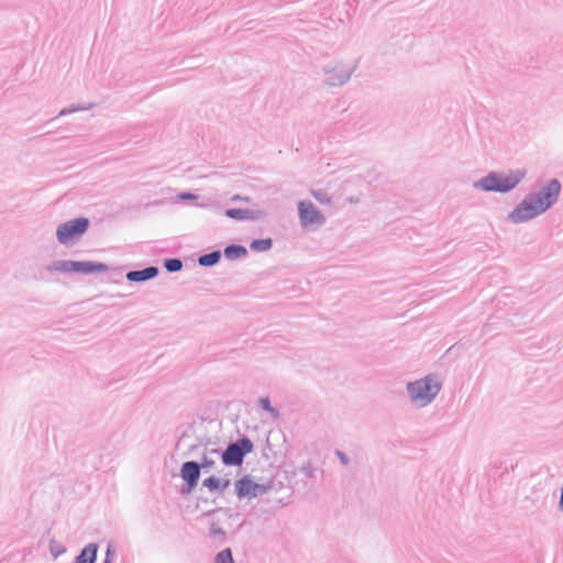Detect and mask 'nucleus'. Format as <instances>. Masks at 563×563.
<instances>
[{"mask_svg":"<svg viewBox=\"0 0 563 563\" xmlns=\"http://www.w3.org/2000/svg\"><path fill=\"white\" fill-rule=\"evenodd\" d=\"M158 273L159 271L156 266H148L139 271H130L126 273L125 277L131 283H143L155 278Z\"/></svg>","mask_w":563,"mask_h":563,"instance_id":"12","label":"nucleus"},{"mask_svg":"<svg viewBox=\"0 0 563 563\" xmlns=\"http://www.w3.org/2000/svg\"><path fill=\"white\" fill-rule=\"evenodd\" d=\"M441 388L442 384L435 375H427L406 385L411 404L418 408L429 406L435 399Z\"/></svg>","mask_w":563,"mask_h":563,"instance_id":"3","label":"nucleus"},{"mask_svg":"<svg viewBox=\"0 0 563 563\" xmlns=\"http://www.w3.org/2000/svg\"><path fill=\"white\" fill-rule=\"evenodd\" d=\"M49 550L54 558H58L66 551V549L63 545L58 544L55 540L49 541Z\"/></svg>","mask_w":563,"mask_h":563,"instance_id":"25","label":"nucleus"},{"mask_svg":"<svg viewBox=\"0 0 563 563\" xmlns=\"http://www.w3.org/2000/svg\"><path fill=\"white\" fill-rule=\"evenodd\" d=\"M98 544H87L80 553L76 556L74 563H95L97 559Z\"/></svg>","mask_w":563,"mask_h":563,"instance_id":"13","label":"nucleus"},{"mask_svg":"<svg viewBox=\"0 0 563 563\" xmlns=\"http://www.w3.org/2000/svg\"><path fill=\"white\" fill-rule=\"evenodd\" d=\"M209 533L214 539H219L220 541L225 540V531L219 526L218 522H211Z\"/></svg>","mask_w":563,"mask_h":563,"instance_id":"22","label":"nucleus"},{"mask_svg":"<svg viewBox=\"0 0 563 563\" xmlns=\"http://www.w3.org/2000/svg\"><path fill=\"white\" fill-rule=\"evenodd\" d=\"M235 493L239 499L256 498L268 493L272 488L269 484H258L251 479L250 476H243L234 484Z\"/></svg>","mask_w":563,"mask_h":563,"instance_id":"8","label":"nucleus"},{"mask_svg":"<svg viewBox=\"0 0 563 563\" xmlns=\"http://www.w3.org/2000/svg\"><path fill=\"white\" fill-rule=\"evenodd\" d=\"M253 442L249 438L242 437L229 443L227 449L220 453L222 463L227 466H240L245 455L253 451Z\"/></svg>","mask_w":563,"mask_h":563,"instance_id":"6","label":"nucleus"},{"mask_svg":"<svg viewBox=\"0 0 563 563\" xmlns=\"http://www.w3.org/2000/svg\"><path fill=\"white\" fill-rule=\"evenodd\" d=\"M335 455L339 457L340 462L343 465H347L350 463V459H349V456L344 452H342L340 450H336L335 451Z\"/></svg>","mask_w":563,"mask_h":563,"instance_id":"28","label":"nucleus"},{"mask_svg":"<svg viewBox=\"0 0 563 563\" xmlns=\"http://www.w3.org/2000/svg\"><path fill=\"white\" fill-rule=\"evenodd\" d=\"M89 219L79 217L60 223L56 229V239L63 245H73L89 228Z\"/></svg>","mask_w":563,"mask_h":563,"instance_id":"5","label":"nucleus"},{"mask_svg":"<svg viewBox=\"0 0 563 563\" xmlns=\"http://www.w3.org/2000/svg\"><path fill=\"white\" fill-rule=\"evenodd\" d=\"M559 509L561 511H563V486H562V489H561V497H560V501H559Z\"/></svg>","mask_w":563,"mask_h":563,"instance_id":"32","label":"nucleus"},{"mask_svg":"<svg viewBox=\"0 0 563 563\" xmlns=\"http://www.w3.org/2000/svg\"><path fill=\"white\" fill-rule=\"evenodd\" d=\"M258 405L263 410L272 413L274 417L278 416V411L271 405V400L268 397H261L258 400Z\"/></svg>","mask_w":563,"mask_h":563,"instance_id":"24","label":"nucleus"},{"mask_svg":"<svg viewBox=\"0 0 563 563\" xmlns=\"http://www.w3.org/2000/svg\"><path fill=\"white\" fill-rule=\"evenodd\" d=\"M299 471L307 478H313L314 477L316 468L312 466L311 462H306L300 467Z\"/></svg>","mask_w":563,"mask_h":563,"instance_id":"26","label":"nucleus"},{"mask_svg":"<svg viewBox=\"0 0 563 563\" xmlns=\"http://www.w3.org/2000/svg\"><path fill=\"white\" fill-rule=\"evenodd\" d=\"M198 196L192 192H181L178 195L179 200H196Z\"/></svg>","mask_w":563,"mask_h":563,"instance_id":"29","label":"nucleus"},{"mask_svg":"<svg viewBox=\"0 0 563 563\" xmlns=\"http://www.w3.org/2000/svg\"><path fill=\"white\" fill-rule=\"evenodd\" d=\"M311 196L321 205L330 206L332 203L331 197L324 189L311 190Z\"/></svg>","mask_w":563,"mask_h":563,"instance_id":"18","label":"nucleus"},{"mask_svg":"<svg viewBox=\"0 0 563 563\" xmlns=\"http://www.w3.org/2000/svg\"><path fill=\"white\" fill-rule=\"evenodd\" d=\"M203 487L208 488L210 492L220 489L221 479L216 476H210L202 482Z\"/></svg>","mask_w":563,"mask_h":563,"instance_id":"23","label":"nucleus"},{"mask_svg":"<svg viewBox=\"0 0 563 563\" xmlns=\"http://www.w3.org/2000/svg\"><path fill=\"white\" fill-rule=\"evenodd\" d=\"M561 190V183L556 178L547 180L538 191L525 196L508 213L507 221L518 224L538 218L558 202Z\"/></svg>","mask_w":563,"mask_h":563,"instance_id":"1","label":"nucleus"},{"mask_svg":"<svg viewBox=\"0 0 563 563\" xmlns=\"http://www.w3.org/2000/svg\"><path fill=\"white\" fill-rule=\"evenodd\" d=\"M114 556H115V547L113 545L112 542H109L107 545L106 558L103 560V563H111Z\"/></svg>","mask_w":563,"mask_h":563,"instance_id":"27","label":"nucleus"},{"mask_svg":"<svg viewBox=\"0 0 563 563\" xmlns=\"http://www.w3.org/2000/svg\"><path fill=\"white\" fill-rule=\"evenodd\" d=\"M92 108V104L89 103L87 106H71V107H67V108H64L59 111L58 115L57 117H65V115H68V114H71V113H75V112H78V111H86V110H89Z\"/></svg>","mask_w":563,"mask_h":563,"instance_id":"21","label":"nucleus"},{"mask_svg":"<svg viewBox=\"0 0 563 563\" xmlns=\"http://www.w3.org/2000/svg\"><path fill=\"white\" fill-rule=\"evenodd\" d=\"M164 268L168 273H177L183 268V262L179 258H167L164 261Z\"/></svg>","mask_w":563,"mask_h":563,"instance_id":"19","label":"nucleus"},{"mask_svg":"<svg viewBox=\"0 0 563 563\" xmlns=\"http://www.w3.org/2000/svg\"><path fill=\"white\" fill-rule=\"evenodd\" d=\"M214 563H234L231 549L227 548V549L220 551L216 555Z\"/></svg>","mask_w":563,"mask_h":563,"instance_id":"20","label":"nucleus"},{"mask_svg":"<svg viewBox=\"0 0 563 563\" xmlns=\"http://www.w3.org/2000/svg\"><path fill=\"white\" fill-rule=\"evenodd\" d=\"M229 486H230V479H222L220 490H224Z\"/></svg>","mask_w":563,"mask_h":563,"instance_id":"31","label":"nucleus"},{"mask_svg":"<svg viewBox=\"0 0 563 563\" xmlns=\"http://www.w3.org/2000/svg\"><path fill=\"white\" fill-rule=\"evenodd\" d=\"M273 245L272 239H258L251 242V250L255 252L268 251Z\"/></svg>","mask_w":563,"mask_h":563,"instance_id":"17","label":"nucleus"},{"mask_svg":"<svg viewBox=\"0 0 563 563\" xmlns=\"http://www.w3.org/2000/svg\"><path fill=\"white\" fill-rule=\"evenodd\" d=\"M220 455V451L218 449H211L203 453L201 457V470H211L216 464V457Z\"/></svg>","mask_w":563,"mask_h":563,"instance_id":"15","label":"nucleus"},{"mask_svg":"<svg viewBox=\"0 0 563 563\" xmlns=\"http://www.w3.org/2000/svg\"><path fill=\"white\" fill-rule=\"evenodd\" d=\"M221 258L220 251H212L210 253L200 255L198 257V264L203 267H211L216 265Z\"/></svg>","mask_w":563,"mask_h":563,"instance_id":"16","label":"nucleus"},{"mask_svg":"<svg viewBox=\"0 0 563 563\" xmlns=\"http://www.w3.org/2000/svg\"><path fill=\"white\" fill-rule=\"evenodd\" d=\"M298 213L300 224L303 228L313 224L322 225L325 223L324 216L314 207V205L311 201H300L298 203Z\"/></svg>","mask_w":563,"mask_h":563,"instance_id":"9","label":"nucleus"},{"mask_svg":"<svg viewBox=\"0 0 563 563\" xmlns=\"http://www.w3.org/2000/svg\"><path fill=\"white\" fill-rule=\"evenodd\" d=\"M526 169L518 168L508 173L489 172L473 183V188L485 192L507 194L515 189L525 178Z\"/></svg>","mask_w":563,"mask_h":563,"instance_id":"2","label":"nucleus"},{"mask_svg":"<svg viewBox=\"0 0 563 563\" xmlns=\"http://www.w3.org/2000/svg\"><path fill=\"white\" fill-rule=\"evenodd\" d=\"M355 69L356 65L351 66L341 62L329 63L322 68L325 76L324 84L329 87H341L350 80Z\"/></svg>","mask_w":563,"mask_h":563,"instance_id":"7","label":"nucleus"},{"mask_svg":"<svg viewBox=\"0 0 563 563\" xmlns=\"http://www.w3.org/2000/svg\"><path fill=\"white\" fill-rule=\"evenodd\" d=\"M224 214L234 220H260L266 216V212L263 210H252V209H238L231 208L227 209Z\"/></svg>","mask_w":563,"mask_h":563,"instance_id":"11","label":"nucleus"},{"mask_svg":"<svg viewBox=\"0 0 563 563\" xmlns=\"http://www.w3.org/2000/svg\"><path fill=\"white\" fill-rule=\"evenodd\" d=\"M231 201H233V202H236V201L250 202L251 198L247 196H242V195L235 194L231 197Z\"/></svg>","mask_w":563,"mask_h":563,"instance_id":"30","label":"nucleus"},{"mask_svg":"<svg viewBox=\"0 0 563 563\" xmlns=\"http://www.w3.org/2000/svg\"><path fill=\"white\" fill-rule=\"evenodd\" d=\"M201 474V465L196 461H187L180 467V477L185 482L181 494H189L197 486Z\"/></svg>","mask_w":563,"mask_h":563,"instance_id":"10","label":"nucleus"},{"mask_svg":"<svg viewBox=\"0 0 563 563\" xmlns=\"http://www.w3.org/2000/svg\"><path fill=\"white\" fill-rule=\"evenodd\" d=\"M108 271V266L103 263L96 262H77L70 260H56L51 264L46 265L43 268L42 273H52L58 272L63 274L69 273H81V274H92V273H103ZM41 279H46L44 274H41Z\"/></svg>","mask_w":563,"mask_h":563,"instance_id":"4","label":"nucleus"},{"mask_svg":"<svg viewBox=\"0 0 563 563\" xmlns=\"http://www.w3.org/2000/svg\"><path fill=\"white\" fill-rule=\"evenodd\" d=\"M224 257L230 261L244 258L247 255V250L238 244L228 245L223 251Z\"/></svg>","mask_w":563,"mask_h":563,"instance_id":"14","label":"nucleus"}]
</instances>
